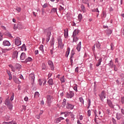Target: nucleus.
I'll use <instances>...</instances> for the list:
<instances>
[{
	"instance_id": "f257e3e1",
	"label": "nucleus",
	"mask_w": 124,
	"mask_h": 124,
	"mask_svg": "<svg viewBox=\"0 0 124 124\" xmlns=\"http://www.w3.org/2000/svg\"><path fill=\"white\" fill-rule=\"evenodd\" d=\"M58 41L59 48H60V49H63V46L64 45L62 43V38H61V37H59L58 38Z\"/></svg>"
},
{
	"instance_id": "f03ea898",
	"label": "nucleus",
	"mask_w": 124,
	"mask_h": 124,
	"mask_svg": "<svg viewBox=\"0 0 124 124\" xmlns=\"http://www.w3.org/2000/svg\"><path fill=\"white\" fill-rule=\"evenodd\" d=\"M5 105L8 106V108H9V110H12L13 106H12V104L10 103V101L9 99H7L6 101L5 102Z\"/></svg>"
},
{
	"instance_id": "7ed1b4c3",
	"label": "nucleus",
	"mask_w": 124,
	"mask_h": 124,
	"mask_svg": "<svg viewBox=\"0 0 124 124\" xmlns=\"http://www.w3.org/2000/svg\"><path fill=\"white\" fill-rule=\"evenodd\" d=\"M15 45L16 46H20L21 44V40L19 37H16L15 40Z\"/></svg>"
},
{
	"instance_id": "20e7f679",
	"label": "nucleus",
	"mask_w": 124,
	"mask_h": 124,
	"mask_svg": "<svg viewBox=\"0 0 124 124\" xmlns=\"http://www.w3.org/2000/svg\"><path fill=\"white\" fill-rule=\"evenodd\" d=\"M53 99H54V97L52 95H48L46 96V102L48 104L51 103Z\"/></svg>"
},
{
	"instance_id": "39448f33",
	"label": "nucleus",
	"mask_w": 124,
	"mask_h": 124,
	"mask_svg": "<svg viewBox=\"0 0 124 124\" xmlns=\"http://www.w3.org/2000/svg\"><path fill=\"white\" fill-rule=\"evenodd\" d=\"M99 96L102 101H103V100L105 98H106V96H105V92L104 91L102 92L101 94L99 95Z\"/></svg>"
},
{
	"instance_id": "423d86ee",
	"label": "nucleus",
	"mask_w": 124,
	"mask_h": 124,
	"mask_svg": "<svg viewBox=\"0 0 124 124\" xmlns=\"http://www.w3.org/2000/svg\"><path fill=\"white\" fill-rule=\"evenodd\" d=\"M34 74H31L29 75V80L31 81V83H33L34 82Z\"/></svg>"
},
{
	"instance_id": "0eeeda50",
	"label": "nucleus",
	"mask_w": 124,
	"mask_h": 124,
	"mask_svg": "<svg viewBox=\"0 0 124 124\" xmlns=\"http://www.w3.org/2000/svg\"><path fill=\"white\" fill-rule=\"evenodd\" d=\"M48 64L49 65L51 68V70L53 71L55 69V67H54V63L51 61H48Z\"/></svg>"
},
{
	"instance_id": "6e6552de",
	"label": "nucleus",
	"mask_w": 124,
	"mask_h": 124,
	"mask_svg": "<svg viewBox=\"0 0 124 124\" xmlns=\"http://www.w3.org/2000/svg\"><path fill=\"white\" fill-rule=\"evenodd\" d=\"M73 96H74V93L72 92H70V93H67L66 95L67 98H72Z\"/></svg>"
},
{
	"instance_id": "1a4fd4ad",
	"label": "nucleus",
	"mask_w": 124,
	"mask_h": 124,
	"mask_svg": "<svg viewBox=\"0 0 124 124\" xmlns=\"http://www.w3.org/2000/svg\"><path fill=\"white\" fill-rule=\"evenodd\" d=\"M18 55H19V52L17 51H14L13 55H12V57L13 59H17L18 58Z\"/></svg>"
},
{
	"instance_id": "9d476101",
	"label": "nucleus",
	"mask_w": 124,
	"mask_h": 124,
	"mask_svg": "<svg viewBox=\"0 0 124 124\" xmlns=\"http://www.w3.org/2000/svg\"><path fill=\"white\" fill-rule=\"evenodd\" d=\"M62 120H64V118L63 117H59L54 120L55 124H59L61 122V121H62Z\"/></svg>"
},
{
	"instance_id": "9b49d317",
	"label": "nucleus",
	"mask_w": 124,
	"mask_h": 124,
	"mask_svg": "<svg viewBox=\"0 0 124 124\" xmlns=\"http://www.w3.org/2000/svg\"><path fill=\"white\" fill-rule=\"evenodd\" d=\"M11 50H12V48L10 47L9 48H2L1 49V51L2 52L1 53H7V52L11 51Z\"/></svg>"
},
{
	"instance_id": "f8f14e48",
	"label": "nucleus",
	"mask_w": 124,
	"mask_h": 124,
	"mask_svg": "<svg viewBox=\"0 0 124 124\" xmlns=\"http://www.w3.org/2000/svg\"><path fill=\"white\" fill-rule=\"evenodd\" d=\"M66 108H67V109H69L70 110H72V109H73V108H74V106L68 103H67Z\"/></svg>"
},
{
	"instance_id": "ddd939ff",
	"label": "nucleus",
	"mask_w": 124,
	"mask_h": 124,
	"mask_svg": "<svg viewBox=\"0 0 124 124\" xmlns=\"http://www.w3.org/2000/svg\"><path fill=\"white\" fill-rule=\"evenodd\" d=\"M26 59V53L22 52L20 56L21 61H24Z\"/></svg>"
},
{
	"instance_id": "4468645a",
	"label": "nucleus",
	"mask_w": 124,
	"mask_h": 124,
	"mask_svg": "<svg viewBox=\"0 0 124 124\" xmlns=\"http://www.w3.org/2000/svg\"><path fill=\"white\" fill-rule=\"evenodd\" d=\"M2 45L3 46H10L11 44L9 41L5 40V41H3Z\"/></svg>"
},
{
	"instance_id": "2eb2a0df",
	"label": "nucleus",
	"mask_w": 124,
	"mask_h": 124,
	"mask_svg": "<svg viewBox=\"0 0 124 124\" xmlns=\"http://www.w3.org/2000/svg\"><path fill=\"white\" fill-rule=\"evenodd\" d=\"M80 32V31L78 29H75L73 32V36H76Z\"/></svg>"
},
{
	"instance_id": "dca6fc26",
	"label": "nucleus",
	"mask_w": 124,
	"mask_h": 124,
	"mask_svg": "<svg viewBox=\"0 0 124 124\" xmlns=\"http://www.w3.org/2000/svg\"><path fill=\"white\" fill-rule=\"evenodd\" d=\"M45 32L47 33L46 36H51V31L50 29H47L45 30Z\"/></svg>"
},
{
	"instance_id": "f3484780",
	"label": "nucleus",
	"mask_w": 124,
	"mask_h": 124,
	"mask_svg": "<svg viewBox=\"0 0 124 124\" xmlns=\"http://www.w3.org/2000/svg\"><path fill=\"white\" fill-rule=\"evenodd\" d=\"M39 83L40 86L42 85V83H43V85H45V84H46V80L40 79H39Z\"/></svg>"
},
{
	"instance_id": "a211bd4d",
	"label": "nucleus",
	"mask_w": 124,
	"mask_h": 124,
	"mask_svg": "<svg viewBox=\"0 0 124 124\" xmlns=\"http://www.w3.org/2000/svg\"><path fill=\"white\" fill-rule=\"evenodd\" d=\"M81 42H79L78 44L77 45V47H76V49L78 52H80V51H81Z\"/></svg>"
},
{
	"instance_id": "6ab92c4d",
	"label": "nucleus",
	"mask_w": 124,
	"mask_h": 124,
	"mask_svg": "<svg viewBox=\"0 0 124 124\" xmlns=\"http://www.w3.org/2000/svg\"><path fill=\"white\" fill-rule=\"evenodd\" d=\"M6 72L8 74V75H9V80H12V75L11 74L10 71L7 70Z\"/></svg>"
},
{
	"instance_id": "aec40b11",
	"label": "nucleus",
	"mask_w": 124,
	"mask_h": 124,
	"mask_svg": "<svg viewBox=\"0 0 124 124\" xmlns=\"http://www.w3.org/2000/svg\"><path fill=\"white\" fill-rule=\"evenodd\" d=\"M75 54V53H74V51H72L71 56V57H70V62H71V64H72V62H73V56H74Z\"/></svg>"
},
{
	"instance_id": "412c9836",
	"label": "nucleus",
	"mask_w": 124,
	"mask_h": 124,
	"mask_svg": "<svg viewBox=\"0 0 124 124\" xmlns=\"http://www.w3.org/2000/svg\"><path fill=\"white\" fill-rule=\"evenodd\" d=\"M17 28L18 29V30H22V29H24V26L22 24L18 23L17 24Z\"/></svg>"
},
{
	"instance_id": "4be33fe9",
	"label": "nucleus",
	"mask_w": 124,
	"mask_h": 124,
	"mask_svg": "<svg viewBox=\"0 0 124 124\" xmlns=\"http://www.w3.org/2000/svg\"><path fill=\"white\" fill-rule=\"evenodd\" d=\"M70 52V48L68 47L67 48V50L65 52V57H66V58H67L68 57Z\"/></svg>"
},
{
	"instance_id": "5701e85b",
	"label": "nucleus",
	"mask_w": 124,
	"mask_h": 124,
	"mask_svg": "<svg viewBox=\"0 0 124 124\" xmlns=\"http://www.w3.org/2000/svg\"><path fill=\"white\" fill-rule=\"evenodd\" d=\"M82 3L87 4L88 7H90V4H89V0H82Z\"/></svg>"
},
{
	"instance_id": "b1692460",
	"label": "nucleus",
	"mask_w": 124,
	"mask_h": 124,
	"mask_svg": "<svg viewBox=\"0 0 124 124\" xmlns=\"http://www.w3.org/2000/svg\"><path fill=\"white\" fill-rule=\"evenodd\" d=\"M123 117V115L121 113H117L116 114V118L117 120H121L122 119V117Z\"/></svg>"
},
{
	"instance_id": "393cba45",
	"label": "nucleus",
	"mask_w": 124,
	"mask_h": 124,
	"mask_svg": "<svg viewBox=\"0 0 124 124\" xmlns=\"http://www.w3.org/2000/svg\"><path fill=\"white\" fill-rule=\"evenodd\" d=\"M64 34L65 38H67V36H68V29H66L64 30Z\"/></svg>"
},
{
	"instance_id": "a878e982",
	"label": "nucleus",
	"mask_w": 124,
	"mask_h": 124,
	"mask_svg": "<svg viewBox=\"0 0 124 124\" xmlns=\"http://www.w3.org/2000/svg\"><path fill=\"white\" fill-rule=\"evenodd\" d=\"M73 39V42H77L78 40H79V39L76 36H72Z\"/></svg>"
},
{
	"instance_id": "bb28decb",
	"label": "nucleus",
	"mask_w": 124,
	"mask_h": 124,
	"mask_svg": "<svg viewBox=\"0 0 124 124\" xmlns=\"http://www.w3.org/2000/svg\"><path fill=\"white\" fill-rule=\"evenodd\" d=\"M101 62H102V58H100L98 60V63L96 64V66L98 67L100 65L101 63Z\"/></svg>"
},
{
	"instance_id": "cd10ccee",
	"label": "nucleus",
	"mask_w": 124,
	"mask_h": 124,
	"mask_svg": "<svg viewBox=\"0 0 124 124\" xmlns=\"http://www.w3.org/2000/svg\"><path fill=\"white\" fill-rule=\"evenodd\" d=\"M48 84H49V85H50L51 86H52L53 84V79L50 78L48 80V81H47Z\"/></svg>"
},
{
	"instance_id": "c85d7f7f",
	"label": "nucleus",
	"mask_w": 124,
	"mask_h": 124,
	"mask_svg": "<svg viewBox=\"0 0 124 124\" xmlns=\"http://www.w3.org/2000/svg\"><path fill=\"white\" fill-rule=\"evenodd\" d=\"M65 105H66V100H65V99H64L63 102H62V106L63 107H65Z\"/></svg>"
},
{
	"instance_id": "c756f323",
	"label": "nucleus",
	"mask_w": 124,
	"mask_h": 124,
	"mask_svg": "<svg viewBox=\"0 0 124 124\" xmlns=\"http://www.w3.org/2000/svg\"><path fill=\"white\" fill-rule=\"evenodd\" d=\"M108 104L109 107L113 108V104H112V102H111V101H108Z\"/></svg>"
},
{
	"instance_id": "7c9ffc66",
	"label": "nucleus",
	"mask_w": 124,
	"mask_h": 124,
	"mask_svg": "<svg viewBox=\"0 0 124 124\" xmlns=\"http://www.w3.org/2000/svg\"><path fill=\"white\" fill-rule=\"evenodd\" d=\"M32 59L31 57H28L26 60L25 62H32Z\"/></svg>"
},
{
	"instance_id": "2f4dec72",
	"label": "nucleus",
	"mask_w": 124,
	"mask_h": 124,
	"mask_svg": "<svg viewBox=\"0 0 124 124\" xmlns=\"http://www.w3.org/2000/svg\"><path fill=\"white\" fill-rule=\"evenodd\" d=\"M34 97L35 98H38V97H39V93L36 92L34 94Z\"/></svg>"
},
{
	"instance_id": "473e14b6",
	"label": "nucleus",
	"mask_w": 124,
	"mask_h": 124,
	"mask_svg": "<svg viewBox=\"0 0 124 124\" xmlns=\"http://www.w3.org/2000/svg\"><path fill=\"white\" fill-rule=\"evenodd\" d=\"M9 67H10L12 69V71L13 72H15V68L12 66V65H9Z\"/></svg>"
},
{
	"instance_id": "72a5a7b5",
	"label": "nucleus",
	"mask_w": 124,
	"mask_h": 124,
	"mask_svg": "<svg viewBox=\"0 0 124 124\" xmlns=\"http://www.w3.org/2000/svg\"><path fill=\"white\" fill-rule=\"evenodd\" d=\"M43 45H41L39 47V49L43 53L44 52V49H43Z\"/></svg>"
},
{
	"instance_id": "f704fd0d",
	"label": "nucleus",
	"mask_w": 124,
	"mask_h": 124,
	"mask_svg": "<svg viewBox=\"0 0 124 124\" xmlns=\"http://www.w3.org/2000/svg\"><path fill=\"white\" fill-rule=\"evenodd\" d=\"M3 124H16V123L14 122H10L9 123L3 122Z\"/></svg>"
},
{
	"instance_id": "c9c22d12",
	"label": "nucleus",
	"mask_w": 124,
	"mask_h": 124,
	"mask_svg": "<svg viewBox=\"0 0 124 124\" xmlns=\"http://www.w3.org/2000/svg\"><path fill=\"white\" fill-rule=\"evenodd\" d=\"M51 12H53V13H56L57 12V8H53L51 9Z\"/></svg>"
},
{
	"instance_id": "e433bc0d",
	"label": "nucleus",
	"mask_w": 124,
	"mask_h": 124,
	"mask_svg": "<svg viewBox=\"0 0 124 124\" xmlns=\"http://www.w3.org/2000/svg\"><path fill=\"white\" fill-rule=\"evenodd\" d=\"M113 65H114V63L113 62V61H110L109 63V66H110V67H113Z\"/></svg>"
},
{
	"instance_id": "4c0bfd02",
	"label": "nucleus",
	"mask_w": 124,
	"mask_h": 124,
	"mask_svg": "<svg viewBox=\"0 0 124 124\" xmlns=\"http://www.w3.org/2000/svg\"><path fill=\"white\" fill-rule=\"evenodd\" d=\"M21 49L22 50L25 51L26 50H27V48H26V45H25V44H23L21 47Z\"/></svg>"
},
{
	"instance_id": "58836bf2",
	"label": "nucleus",
	"mask_w": 124,
	"mask_h": 124,
	"mask_svg": "<svg viewBox=\"0 0 124 124\" xmlns=\"http://www.w3.org/2000/svg\"><path fill=\"white\" fill-rule=\"evenodd\" d=\"M42 69L43 70H45V69H46V65H45V64L43 63L42 65Z\"/></svg>"
},
{
	"instance_id": "ea45409f",
	"label": "nucleus",
	"mask_w": 124,
	"mask_h": 124,
	"mask_svg": "<svg viewBox=\"0 0 124 124\" xmlns=\"http://www.w3.org/2000/svg\"><path fill=\"white\" fill-rule=\"evenodd\" d=\"M107 34H108V35L111 34V33H112V30H108L107 31Z\"/></svg>"
},
{
	"instance_id": "a19ab883",
	"label": "nucleus",
	"mask_w": 124,
	"mask_h": 124,
	"mask_svg": "<svg viewBox=\"0 0 124 124\" xmlns=\"http://www.w3.org/2000/svg\"><path fill=\"white\" fill-rule=\"evenodd\" d=\"M92 12H99V11H98V8H96L94 9H92Z\"/></svg>"
},
{
	"instance_id": "79ce46f5",
	"label": "nucleus",
	"mask_w": 124,
	"mask_h": 124,
	"mask_svg": "<svg viewBox=\"0 0 124 124\" xmlns=\"http://www.w3.org/2000/svg\"><path fill=\"white\" fill-rule=\"evenodd\" d=\"M81 8L83 12H85V6H84V5H83V4L81 5Z\"/></svg>"
},
{
	"instance_id": "37998d69",
	"label": "nucleus",
	"mask_w": 124,
	"mask_h": 124,
	"mask_svg": "<svg viewBox=\"0 0 124 124\" xmlns=\"http://www.w3.org/2000/svg\"><path fill=\"white\" fill-rule=\"evenodd\" d=\"M55 43V41H54V40H52L51 41H50V45L51 46H52L53 47H54V44Z\"/></svg>"
},
{
	"instance_id": "c03bdc74",
	"label": "nucleus",
	"mask_w": 124,
	"mask_h": 124,
	"mask_svg": "<svg viewBox=\"0 0 124 124\" xmlns=\"http://www.w3.org/2000/svg\"><path fill=\"white\" fill-rule=\"evenodd\" d=\"M79 100L81 103H82V104H84V99L82 97H80L79 98Z\"/></svg>"
},
{
	"instance_id": "a18cd8bd",
	"label": "nucleus",
	"mask_w": 124,
	"mask_h": 124,
	"mask_svg": "<svg viewBox=\"0 0 124 124\" xmlns=\"http://www.w3.org/2000/svg\"><path fill=\"white\" fill-rule=\"evenodd\" d=\"M96 47L98 49H100V44L99 43V42H98V44H96Z\"/></svg>"
},
{
	"instance_id": "49530a36",
	"label": "nucleus",
	"mask_w": 124,
	"mask_h": 124,
	"mask_svg": "<svg viewBox=\"0 0 124 124\" xmlns=\"http://www.w3.org/2000/svg\"><path fill=\"white\" fill-rule=\"evenodd\" d=\"M59 10H60V11H62L63 10H64V8H63L62 6H59Z\"/></svg>"
},
{
	"instance_id": "de8ad7c7",
	"label": "nucleus",
	"mask_w": 124,
	"mask_h": 124,
	"mask_svg": "<svg viewBox=\"0 0 124 124\" xmlns=\"http://www.w3.org/2000/svg\"><path fill=\"white\" fill-rule=\"evenodd\" d=\"M13 99H14V93H13L12 95L11 96L10 100H11V101H12V100H13Z\"/></svg>"
},
{
	"instance_id": "09e8293b",
	"label": "nucleus",
	"mask_w": 124,
	"mask_h": 124,
	"mask_svg": "<svg viewBox=\"0 0 124 124\" xmlns=\"http://www.w3.org/2000/svg\"><path fill=\"white\" fill-rule=\"evenodd\" d=\"M110 48H111V50H112L113 51V50H114V45L113 44V43H111L110 44Z\"/></svg>"
},
{
	"instance_id": "8fccbe9b",
	"label": "nucleus",
	"mask_w": 124,
	"mask_h": 124,
	"mask_svg": "<svg viewBox=\"0 0 124 124\" xmlns=\"http://www.w3.org/2000/svg\"><path fill=\"white\" fill-rule=\"evenodd\" d=\"M3 36V34L2 33H0V41H1L2 40V36Z\"/></svg>"
},
{
	"instance_id": "3c124183",
	"label": "nucleus",
	"mask_w": 124,
	"mask_h": 124,
	"mask_svg": "<svg viewBox=\"0 0 124 124\" xmlns=\"http://www.w3.org/2000/svg\"><path fill=\"white\" fill-rule=\"evenodd\" d=\"M20 67H21V65L20 64H16V69H20Z\"/></svg>"
},
{
	"instance_id": "603ef678",
	"label": "nucleus",
	"mask_w": 124,
	"mask_h": 124,
	"mask_svg": "<svg viewBox=\"0 0 124 124\" xmlns=\"http://www.w3.org/2000/svg\"><path fill=\"white\" fill-rule=\"evenodd\" d=\"M65 121L66 122V124H70V121H69V119H66Z\"/></svg>"
},
{
	"instance_id": "864d4df0",
	"label": "nucleus",
	"mask_w": 124,
	"mask_h": 124,
	"mask_svg": "<svg viewBox=\"0 0 124 124\" xmlns=\"http://www.w3.org/2000/svg\"><path fill=\"white\" fill-rule=\"evenodd\" d=\"M49 40H50V36H47L46 42H49Z\"/></svg>"
},
{
	"instance_id": "5fc2aeb1",
	"label": "nucleus",
	"mask_w": 124,
	"mask_h": 124,
	"mask_svg": "<svg viewBox=\"0 0 124 124\" xmlns=\"http://www.w3.org/2000/svg\"><path fill=\"white\" fill-rule=\"evenodd\" d=\"M47 6H48V4H47V3H45V4L43 5V8H46V7H47Z\"/></svg>"
},
{
	"instance_id": "6e6d98bb",
	"label": "nucleus",
	"mask_w": 124,
	"mask_h": 124,
	"mask_svg": "<svg viewBox=\"0 0 124 124\" xmlns=\"http://www.w3.org/2000/svg\"><path fill=\"white\" fill-rule=\"evenodd\" d=\"M87 115H88V117H90L91 116V110H89L87 111Z\"/></svg>"
},
{
	"instance_id": "4d7b16f0",
	"label": "nucleus",
	"mask_w": 124,
	"mask_h": 124,
	"mask_svg": "<svg viewBox=\"0 0 124 124\" xmlns=\"http://www.w3.org/2000/svg\"><path fill=\"white\" fill-rule=\"evenodd\" d=\"M64 77V76H63L62 78L60 79L62 83H64V78H63Z\"/></svg>"
},
{
	"instance_id": "13d9d810",
	"label": "nucleus",
	"mask_w": 124,
	"mask_h": 124,
	"mask_svg": "<svg viewBox=\"0 0 124 124\" xmlns=\"http://www.w3.org/2000/svg\"><path fill=\"white\" fill-rule=\"evenodd\" d=\"M16 10L18 11V12H21V8L17 7L16 8Z\"/></svg>"
},
{
	"instance_id": "bf43d9fd",
	"label": "nucleus",
	"mask_w": 124,
	"mask_h": 124,
	"mask_svg": "<svg viewBox=\"0 0 124 124\" xmlns=\"http://www.w3.org/2000/svg\"><path fill=\"white\" fill-rule=\"evenodd\" d=\"M121 102L122 104H124V97H121Z\"/></svg>"
},
{
	"instance_id": "052dcab7",
	"label": "nucleus",
	"mask_w": 124,
	"mask_h": 124,
	"mask_svg": "<svg viewBox=\"0 0 124 124\" xmlns=\"http://www.w3.org/2000/svg\"><path fill=\"white\" fill-rule=\"evenodd\" d=\"M82 18V16L81 14H79L78 15V19L79 20H81Z\"/></svg>"
},
{
	"instance_id": "680f3d73",
	"label": "nucleus",
	"mask_w": 124,
	"mask_h": 124,
	"mask_svg": "<svg viewBox=\"0 0 124 124\" xmlns=\"http://www.w3.org/2000/svg\"><path fill=\"white\" fill-rule=\"evenodd\" d=\"M64 117H68V116H69V112H66V113H64Z\"/></svg>"
},
{
	"instance_id": "e2e57ef3",
	"label": "nucleus",
	"mask_w": 124,
	"mask_h": 124,
	"mask_svg": "<svg viewBox=\"0 0 124 124\" xmlns=\"http://www.w3.org/2000/svg\"><path fill=\"white\" fill-rule=\"evenodd\" d=\"M114 69L115 71H117L118 68H117V66L116 65H114Z\"/></svg>"
},
{
	"instance_id": "0e129e2a",
	"label": "nucleus",
	"mask_w": 124,
	"mask_h": 124,
	"mask_svg": "<svg viewBox=\"0 0 124 124\" xmlns=\"http://www.w3.org/2000/svg\"><path fill=\"white\" fill-rule=\"evenodd\" d=\"M36 119H38V120H39V119H40V114L37 115L36 116Z\"/></svg>"
},
{
	"instance_id": "69168bd1",
	"label": "nucleus",
	"mask_w": 124,
	"mask_h": 124,
	"mask_svg": "<svg viewBox=\"0 0 124 124\" xmlns=\"http://www.w3.org/2000/svg\"><path fill=\"white\" fill-rule=\"evenodd\" d=\"M112 122L113 123V124H117V122H116V120H115V119H112Z\"/></svg>"
},
{
	"instance_id": "338daca9",
	"label": "nucleus",
	"mask_w": 124,
	"mask_h": 124,
	"mask_svg": "<svg viewBox=\"0 0 124 124\" xmlns=\"http://www.w3.org/2000/svg\"><path fill=\"white\" fill-rule=\"evenodd\" d=\"M25 101H28L29 100V98L28 97H25L24 98Z\"/></svg>"
},
{
	"instance_id": "774afa93",
	"label": "nucleus",
	"mask_w": 124,
	"mask_h": 124,
	"mask_svg": "<svg viewBox=\"0 0 124 124\" xmlns=\"http://www.w3.org/2000/svg\"><path fill=\"white\" fill-rule=\"evenodd\" d=\"M35 54L37 55L38 54V50H35Z\"/></svg>"
}]
</instances>
